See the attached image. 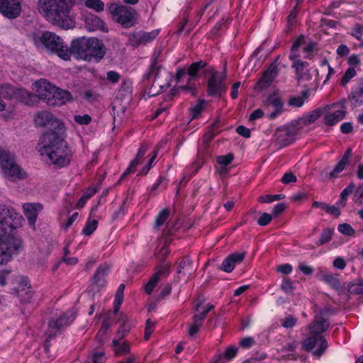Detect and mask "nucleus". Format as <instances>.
<instances>
[{
    "label": "nucleus",
    "mask_w": 363,
    "mask_h": 363,
    "mask_svg": "<svg viewBox=\"0 0 363 363\" xmlns=\"http://www.w3.org/2000/svg\"><path fill=\"white\" fill-rule=\"evenodd\" d=\"M206 73L209 74L207 82V95L220 97L227 89L225 84V69L223 72H218L214 68L209 67L206 69Z\"/></svg>",
    "instance_id": "nucleus-8"
},
{
    "label": "nucleus",
    "mask_w": 363,
    "mask_h": 363,
    "mask_svg": "<svg viewBox=\"0 0 363 363\" xmlns=\"http://www.w3.org/2000/svg\"><path fill=\"white\" fill-rule=\"evenodd\" d=\"M296 177L294 173L287 172L284 174L281 181L283 184H288L291 182H296Z\"/></svg>",
    "instance_id": "nucleus-60"
},
{
    "label": "nucleus",
    "mask_w": 363,
    "mask_h": 363,
    "mask_svg": "<svg viewBox=\"0 0 363 363\" xmlns=\"http://www.w3.org/2000/svg\"><path fill=\"white\" fill-rule=\"evenodd\" d=\"M308 96L309 90H304L301 91V95L291 96L288 101V104L294 108H300L304 104Z\"/></svg>",
    "instance_id": "nucleus-34"
},
{
    "label": "nucleus",
    "mask_w": 363,
    "mask_h": 363,
    "mask_svg": "<svg viewBox=\"0 0 363 363\" xmlns=\"http://www.w3.org/2000/svg\"><path fill=\"white\" fill-rule=\"evenodd\" d=\"M298 269L301 271L305 275H311L314 269L312 267L305 264L303 262L298 264Z\"/></svg>",
    "instance_id": "nucleus-64"
},
{
    "label": "nucleus",
    "mask_w": 363,
    "mask_h": 363,
    "mask_svg": "<svg viewBox=\"0 0 363 363\" xmlns=\"http://www.w3.org/2000/svg\"><path fill=\"white\" fill-rule=\"evenodd\" d=\"M330 327L329 323L323 317L316 318L308 326L309 336L302 341V348L313 356L320 357L328 347L323 333Z\"/></svg>",
    "instance_id": "nucleus-4"
},
{
    "label": "nucleus",
    "mask_w": 363,
    "mask_h": 363,
    "mask_svg": "<svg viewBox=\"0 0 363 363\" xmlns=\"http://www.w3.org/2000/svg\"><path fill=\"white\" fill-rule=\"evenodd\" d=\"M38 97L48 106H60L72 100V96L68 91L56 87L45 79L35 83Z\"/></svg>",
    "instance_id": "nucleus-6"
},
{
    "label": "nucleus",
    "mask_w": 363,
    "mask_h": 363,
    "mask_svg": "<svg viewBox=\"0 0 363 363\" xmlns=\"http://www.w3.org/2000/svg\"><path fill=\"white\" fill-rule=\"evenodd\" d=\"M333 233L334 229L333 228L324 229L320 234L319 240L316 242V245L319 246L328 243L331 240Z\"/></svg>",
    "instance_id": "nucleus-40"
},
{
    "label": "nucleus",
    "mask_w": 363,
    "mask_h": 363,
    "mask_svg": "<svg viewBox=\"0 0 363 363\" xmlns=\"http://www.w3.org/2000/svg\"><path fill=\"white\" fill-rule=\"evenodd\" d=\"M239 345L242 348L248 350L255 345V340L252 337H245L240 340Z\"/></svg>",
    "instance_id": "nucleus-51"
},
{
    "label": "nucleus",
    "mask_w": 363,
    "mask_h": 363,
    "mask_svg": "<svg viewBox=\"0 0 363 363\" xmlns=\"http://www.w3.org/2000/svg\"><path fill=\"white\" fill-rule=\"evenodd\" d=\"M171 265L169 263L160 264L155 268V273L150 277L149 281L145 285V291L150 294L157 286L159 281L167 277L170 273Z\"/></svg>",
    "instance_id": "nucleus-15"
},
{
    "label": "nucleus",
    "mask_w": 363,
    "mask_h": 363,
    "mask_svg": "<svg viewBox=\"0 0 363 363\" xmlns=\"http://www.w3.org/2000/svg\"><path fill=\"white\" fill-rule=\"evenodd\" d=\"M277 272L283 274H289L293 270V267L290 264H281L277 267Z\"/></svg>",
    "instance_id": "nucleus-61"
},
{
    "label": "nucleus",
    "mask_w": 363,
    "mask_h": 363,
    "mask_svg": "<svg viewBox=\"0 0 363 363\" xmlns=\"http://www.w3.org/2000/svg\"><path fill=\"white\" fill-rule=\"evenodd\" d=\"M340 109L336 110L333 113H329L324 117V123L328 125H333L340 121L342 120L346 114L345 103L340 104Z\"/></svg>",
    "instance_id": "nucleus-27"
},
{
    "label": "nucleus",
    "mask_w": 363,
    "mask_h": 363,
    "mask_svg": "<svg viewBox=\"0 0 363 363\" xmlns=\"http://www.w3.org/2000/svg\"><path fill=\"white\" fill-rule=\"evenodd\" d=\"M320 279L321 281L330 285L332 288L335 289H344V284H342L339 279L338 275L335 274H333L330 272H320Z\"/></svg>",
    "instance_id": "nucleus-30"
},
{
    "label": "nucleus",
    "mask_w": 363,
    "mask_h": 363,
    "mask_svg": "<svg viewBox=\"0 0 363 363\" xmlns=\"http://www.w3.org/2000/svg\"><path fill=\"white\" fill-rule=\"evenodd\" d=\"M0 167L5 176L11 181L26 177V174L16 164L13 155L9 152L4 151L0 152Z\"/></svg>",
    "instance_id": "nucleus-9"
},
{
    "label": "nucleus",
    "mask_w": 363,
    "mask_h": 363,
    "mask_svg": "<svg viewBox=\"0 0 363 363\" xmlns=\"http://www.w3.org/2000/svg\"><path fill=\"white\" fill-rule=\"evenodd\" d=\"M77 315V311L74 308L65 311L57 310L48 322V329L57 334L71 325Z\"/></svg>",
    "instance_id": "nucleus-7"
},
{
    "label": "nucleus",
    "mask_w": 363,
    "mask_h": 363,
    "mask_svg": "<svg viewBox=\"0 0 363 363\" xmlns=\"http://www.w3.org/2000/svg\"><path fill=\"white\" fill-rule=\"evenodd\" d=\"M352 155V148H350V147L347 148L346 150V151L344 152L341 159L338 161L337 164L335 166L333 169L328 172L329 179L337 178L339 176V174L344 170L346 165L348 164L349 160L351 157Z\"/></svg>",
    "instance_id": "nucleus-24"
},
{
    "label": "nucleus",
    "mask_w": 363,
    "mask_h": 363,
    "mask_svg": "<svg viewBox=\"0 0 363 363\" xmlns=\"http://www.w3.org/2000/svg\"><path fill=\"white\" fill-rule=\"evenodd\" d=\"M170 252L169 249L166 243L156 252V255L159 259L163 261L164 257L167 256Z\"/></svg>",
    "instance_id": "nucleus-58"
},
{
    "label": "nucleus",
    "mask_w": 363,
    "mask_h": 363,
    "mask_svg": "<svg viewBox=\"0 0 363 363\" xmlns=\"http://www.w3.org/2000/svg\"><path fill=\"white\" fill-rule=\"evenodd\" d=\"M160 51H155L151 60V64L147 72L144 74L143 78L147 80L153 79V83H155L157 77H158L161 65L159 64Z\"/></svg>",
    "instance_id": "nucleus-25"
},
{
    "label": "nucleus",
    "mask_w": 363,
    "mask_h": 363,
    "mask_svg": "<svg viewBox=\"0 0 363 363\" xmlns=\"http://www.w3.org/2000/svg\"><path fill=\"white\" fill-rule=\"evenodd\" d=\"M357 74L354 67H350L347 68L340 80V85L345 86Z\"/></svg>",
    "instance_id": "nucleus-43"
},
{
    "label": "nucleus",
    "mask_w": 363,
    "mask_h": 363,
    "mask_svg": "<svg viewBox=\"0 0 363 363\" xmlns=\"http://www.w3.org/2000/svg\"><path fill=\"white\" fill-rule=\"evenodd\" d=\"M296 137V131L294 128H286L281 130H279L277 133V142L281 146H286L291 143H292Z\"/></svg>",
    "instance_id": "nucleus-26"
},
{
    "label": "nucleus",
    "mask_w": 363,
    "mask_h": 363,
    "mask_svg": "<svg viewBox=\"0 0 363 363\" xmlns=\"http://www.w3.org/2000/svg\"><path fill=\"white\" fill-rule=\"evenodd\" d=\"M87 56L86 61H99L105 55V48L104 44L97 38H89V43L86 51Z\"/></svg>",
    "instance_id": "nucleus-17"
},
{
    "label": "nucleus",
    "mask_w": 363,
    "mask_h": 363,
    "mask_svg": "<svg viewBox=\"0 0 363 363\" xmlns=\"http://www.w3.org/2000/svg\"><path fill=\"white\" fill-rule=\"evenodd\" d=\"M16 284L17 285L14 287V290L17 294L21 293L25 294L26 295H29L35 293L27 277H19L16 279Z\"/></svg>",
    "instance_id": "nucleus-32"
},
{
    "label": "nucleus",
    "mask_w": 363,
    "mask_h": 363,
    "mask_svg": "<svg viewBox=\"0 0 363 363\" xmlns=\"http://www.w3.org/2000/svg\"><path fill=\"white\" fill-rule=\"evenodd\" d=\"M103 21L96 16H90L86 19V26L89 30H95L101 27Z\"/></svg>",
    "instance_id": "nucleus-38"
},
{
    "label": "nucleus",
    "mask_w": 363,
    "mask_h": 363,
    "mask_svg": "<svg viewBox=\"0 0 363 363\" xmlns=\"http://www.w3.org/2000/svg\"><path fill=\"white\" fill-rule=\"evenodd\" d=\"M281 287L285 294L292 293L294 289V282L289 279H285L283 281Z\"/></svg>",
    "instance_id": "nucleus-55"
},
{
    "label": "nucleus",
    "mask_w": 363,
    "mask_h": 363,
    "mask_svg": "<svg viewBox=\"0 0 363 363\" xmlns=\"http://www.w3.org/2000/svg\"><path fill=\"white\" fill-rule=\"evenodd\" d=\"M322 110L320 108H316L309 112L305 117L302 118V121L305 124L312 123L316 121L322 115Z\"/></svg>",
    "instance_id": "nucleus-39"
},
{
    "label": "nucleus",
    "mask_w": 363,
    "mask_h": 363,
    "mask_svg": "<svg viewBox=\"0 0 363 363\" xmlns=\"http://www.w3.org/2000/svg\"><path fill=\"white\" fill-rule=\"evenodd\" d=\"M351 35L357 38L359 41H362L363 44V26L359 24H357L352 28Z\"/></svg>",
    "instance_id": "nucleus-50"
},
{
    "label": "nucleus",
    "mask_w": 363,
    "mask_h": 363,
    "mask_svg": "<svg viewBox=\"0 0 363 363\" xmlns=\"http://www.w3.org/2000/svg\"><path fill=\"white\" fill-rule=\"evenodd\" d=\"M86 6L97 12L102 11L104 9V4L101 0H86Z\"/></svg>",
    "instance_id": "nucleus-45"
},
{
    "label": "nucleus",
    "mask_w": 363,
    "mask_h": 363,
    "mask_svg": "<svg viewBox=\"0 0 363 363\" xmlns=\"http://www.w3.org/2000/svg\"><path fill=\"white\" fill-rule=\"evenodd\" d=\"M263 106L269 120L276 119L284 112V101L277 92L269 95L263 101Z\"/></svg>",
    "instance_id": "nucleus-13"
},
{
    "label": "nucleus",
    "mask_w": 363,
    "mask_h": 363,
    "mask_svg": "<svg viewBox=\"0 0 363 363\" xmlns=\"http://www.w3.org/2000/svg\"><path fill=\"white\" fill-rule=\"evenodd\" d=\"M22 0H0V12L8 18L13 19L21 13Z\"/></svg>",
    "instance_id": "nucleus-16"
},
{
    "label": "nucleus",
    "mask_w": 363,
    "mask_h": 363,
    "mask_svg": "<svg viewBox=\"0 0 363 363\" xmlns=\"http://www.w3.org/2000/svg\"><path fill=\"white\" fill-rule=\"evenodd\" d=\"M193 272V266L191 261L188 257H184L179 264L177 268V279L179 280L182 277L184 279L186 277H189Z\"/></svg>",
    "instance_id": "nucleus-31"
},
{
    "label": "nucleus",
    "mask_w": 363,
    "mask_h": 363,
    "mask_svg": "<svg viewBox=\"0 0 363 363\" xmlns=\"http://www.w3.org/2000/svg\"><path fill=\"white\" fill-rule=\"evenodd\" d=\"M66 131L60 133H44L40 138L38 151L46 156L55 166L62 168L69 164L73 152L66 140Z\"/></svg>",
    "instance_id": "nucleus-2"
},
{
    "label": "nucleus",
    "mask_w": 363,
    "mask_h": 363,
    "mask_svg": "<svg viewBox=\"0 0 363 363\" xmlns=\"http://www.w3.org/2000/svg\"><path fill=\"white\" fill-rule=\"evenodd\" d=\"M179 280L177 277H174L172 284H165L162 286L161 294L160 295H169L170 293L173 292L174 294L180 293V286L177 284Z\"/></svg>",
    "instance_id": "nucleus-36"
},
{
    "label": "nucleus",
    "mask_w": 363,
    "mask_h": 363,
    "mask_svg": "<svg viewBox=\"0 0 363 363\" xmlns=\"http://www.w3.org/2000/svg\"><path fill=\"white\" fill-rule=\"evenodd\" d=\"M165 178L163 177H160L156 183H155L151 188V193L152 194L154 191L157 189L163 190L167 186V183L165 182Z\"/></svg>",
    "instance_id": "nucleus-54"
},
{
    "label": "nucleus",
    "mask_w": 363,
    "mask_h": 363,
    "mask_svg": "<svg viewBox=\"0 0 363 363\" xmlns=\"http://www.w3.org/2000/svg\"><path fill=\"white\" fill-rule=\"evenodd\" d=\"M291 67L295 69L296 78L298 81H309L312 79L311 69L309 68V64L307 62L296 61L292 63Z\"/></svg>",
    "instance_id": "nucleus-21"
},
{
    "label": "nucleus",
    "mask_w": 363,
    "mask_h": 363,
    "mask_svg": "<svg viewBox=\"0 0 363 363\" xmlns=\"http://www.w3.org/2000/svg\"><path fill=\"white\" fill-rule=\"evenodd\" d=\"M296 319L292 315L286 317L281 323V325L285 328H292L296 323Z\"/></svg>",
    "instance_id": "nucleus-56"
},
{
    "label": "nucleus",
    "mask_w": 363,
    "mask_h": 363,
    "mask_svg": "<svg viewBox=\"0 0 363 363\" xmlns=\"http://www.w3.org/2000/svg\"><path fill=\"white\" fill-rule=\"evenodd\" d=\"M45 335L46 339L44 341V346L45 348H48L50 346V341L56 337L57 334L50 329H48Z\"/></svg>",
    "instance_id": "nucleus-63"
},
{
    "label": "nucleus",
    "mask_w": 363,
    "mask_h": 363,
    "mask_svg": "<svg viewBox=\"0 0 363 363\" xmlns=\"http://www.w3.org/2000/svg\"><path fill=\"white\" fill-rule=\"evenodd\" d=\"M337 230L342 234L348 236L354 235L355 233L354 228L348 223L340 224L337 227Z\"/></svg>",
    "instance_id": "nucleus-47"
},
{
    "label": "nucleus",
    "mask_w": 363,
    "mask_h": 363,
    "mask_svg": "<svg viewBox=\"0 0 363 363\" xmlns=\"http://www.w3.org/2000/svg\"><path fill=\"white\" fill-rule=\"evenodd\" d=\"M97 225L98 222L96 220H92L91 221L86 223L82 230V233L85 235H91L96 230Z\"/></svg>",
    "instance_id": "nucleus-49"
},
{
    "label": "nucleus",
    "mask_w": 363,
    "mask_h": 363,
    "mask_svg": "<svg viewBox=\"0 0 363 363\" xmlns=\"http://www.w3.org/2000/svg\"><path fill=\"white\" fill-rule=\"evenodd\" d=\"M209 67L208 64L203 60L192 62L186 71V74L189 76L186 84L182 86L180 89L183 91L194 94L196 90L194 82L199 79L201 71L203 70L206 73V69Z\"/></svg>",
    "instance_id": "nucleus-12"
},
{
    "label": "nucleus",
    "mask_w": 363,
    "mask_h": 363,
    "mask_svg": "<svg viewBox=\"0 0 363 363\" xmlns=\"http://www.w3.org/2000/svg\"><path fill=\"white\" fill-rule=\"evenodd\" d=\"M233 160V155L231 153H229L225 155L218 156L217 157L216 161L219 164L227 166L232 162Z\"/></svg>",
    "instance_id": "nucleus-53"
},
{
    "label": "nucleus",
    "mask_w": 363,
    "mask_h": 363,
    "mask_svg": "<svg viewBox=\"0 0 363 363\" xmlns=\"http://www.w3.org/2000/svg\"><path fill=\"white\" fill-rule=\"evenodd\" d=\"M74 5L73 0H38V9L49 22L63 29L74 26V21L70 16Z\"/></svg>",
    "instance_id": "nucleus-3"
},
{
    "label": "nucleus",
    "mask_w": 363,
    "mask_h": 363,
    "mask_svg": "<svg viewBox=\"0 0 363 363\" xmlns=\"http://www.w3.org/2000/svg\"><path fill=\"white\" fill-rule=\"evenodd\" d=\"M354 189V185L353 184H350L345 189H344L342 190V191L340 194L341 202L346 201L347 196L353 192Z\"/></svg>",
    "instance_id": "nucleus-57"
},
{
    "label": "nucleus",
    "mask_w": 363,
    "mask_h": 363,
    "mask_svg": "<svg viewBox=\"0 0 363 363\" xmlns=\"http://www.w3.org/2000/svg\"><path fill=\"white\" fill-rule=\"evenodd\" d=\"M108 9L113 18L123 27L130 28L133 25L137 14L134 9L113 3L108 6Z\"/></svg>",
    "instance_id": "nucleus-10"
},
{
    "label": "nucleus",
    "mask_w": 363,
    "mask_h": 363,
    "mask_svg": "<svg viewBox=\"0 0 363 363\" xmlns=\"http://www.w3.org/2000/svg\"><path fill=\"white\" fill-rule=\"evenodd\" d=\"M285 198V196L282 194H274V195H262L259 197V201L262 203H272L274 201L282 200Z\"/></svg>",
    "instance_id": "nucleus-44"
},
{
    "label": "nucleus",
    "mask_w": 363,
    "mask_h": 363,
    "mask_svg": "<svg viewBox=\"0 0 363 363\" xmlns=\"http://www.w3.org/2000/svg\"><path fill=\"white\" fill-rule=\"evenodd\" d=\"M112 343L115 347V354L116 356H122L130 353V346L128 342L125 341L120 343L119 340H113Z\"/></svg>",
    "instance_id": "nucleus-35"
},
{
    "label": "nucleus",
    "mask_w": 363,
    "mask_h": 363,
    "mask_svg": "<svg viewBox=\"0 0 363 363\" xmlns=\"http://www.w3.org/2000/svg\"><path fill=\"white\" fill-rule=\"evenodd\" d=\"M89 43V38L80 37L74 39L72 41L69 52L70 55L72 54L76 59L85 60L87 56V49Z\"/></svg>",
    "instance_id": "nucleus-18"
},
{
    "label": "nucleus",
    "mask_w": 363,
    "mask_h": 363,
    "mask_svg": "<svg viewBox=\"0 0 363 363\" xmlns=\"http://www.w3.org/2000/svg\"><path fill=\"white\" fill-rule=\"evenodd\" d=\"M344 289L351 294H363V279H357L350 283H344Z\"/></svg>",
    "instance_id": "nucleus-33"
},
{
    "label": "nucleus",
    "mask_w": 363,
    "mask_h": 363,
    "mask_svg": "<svg viewBox=\"0 0 363 363\" xmlns=\"http://www.w3.org/2000/svg\"><path fill=\"white\" fill-rule=\"evenodd\" d=\"M34 45L38 50H46L55 52L60 58L68 60L70 58L69 48L63 40L50 31H37L29 35Z\"/></svg>",
    "instance_id": "nucleus-5"
},
{
    "label": "nucleus",
    "mask_w": 363,
    "mask_h": 363,
    "mask_svg": "<svg viewBox=\"0 0 363 363\" xmlns=\"http://www.w3.org/2000/svg\"><path fill=\"white\" fill-rule=\"evenodd\" d=\"M352 106H360L363 104V79H357L356 84L352 86L350 94L348 96Z\"/></svg>",
    "instance_id": "nucleus-22"
},
{
    "label": "nucleus",
    "mask_w": 363,
    "mask_h": 363,
    "mask_svg": "<svg viewBox=\"0 0 363 363\" xmlns=\"http://www.w3.org/2000/svg\"><path fill=\"white\" fill-rule=\"evenodd\" d=\"M74 121L76 123L84 125L89 124L92 118L89 114H84V115H75L74 116Z\"/></svg>",
    "instance_id": "nucleus-48"
},
{
    "label": "nucleus",
    "mask_w": 363,
    "mask_h": 363,
    "mask_svg": "<svg viewBox=\"0 0 363 363\" xmlns=\"http://www.w3.org/2000/svg\"><path fill=\"white\" fill-rule=\"evenodd\" d=\"M35 124L39 127L50 126V130L45 133H60L61 130L66 131L65 123L60 120L54 117V116L48 111H42L37 113L34 118Z\"/></svg>",
    "instance_id": "nucleus-11"
},
{
    "label": "nucleus",
    "mask_w": 363,
    "mask_h": 363,
    "mask_svg": "<svg viewBox=\"0 0 363 363\" xmlns=\"http://www.w3.org/2000/svg\"><path fill=\"white\" fill-rule=\"evenodd\" d=\"M272 220V216L267 213H264L261 215L257 220V223L261 226L268 225Z\"/></svg>",
    "instance_id": "nucleus-59"
},
{
    "label": "nucleus",
    "mask_w": 363,
    "mask_h": 363,
    "mask_svg": "<svg viewBox=\"0 0 363 363\" xmlns=\"http://www.w3.org/2000/svg\"><path fill=\"white\" fill-rule=\"evenodd\" d=\"M238 350V347L231 345L226 348V350H225L224 353L222 355L228 361H231L237 356Z\"/></svg>",
    "instance_id": "nucleus-46"
},
{
    "label": "nucleus",
    "mask_w": 363,
    "mask_h": 363,
    "mask_svg": "<svg viewBox=\"0 0 363 363\" xmlns=\"http://www.w3.org/2000/svg\"><path fill=\"white\" fill-rule=\"evenodd\" d=\"M337 311V309L333 306H325L324 308H323L320 311V315L321 316H329L333 314H335Z\"/></svg>",
    "instance_id": "nucleus-62"
},
{
    "label": "nucleus",
    "mask_w": 363,
    "mask_h": 363,
    "mask_svg": "<svg viewBox=\"0 0 363 363\" xmlns=\"http://www.w3.org/2000/svg\"><path fill=\"white\" fill-rule=\"evenodd\" d=\"M0 94L4 98L11 99L18 97L26 105H32L37 101V96L23 89H14L9 84H2L0 86Z\"/></svg>",
    "instance_id": "nucleus-14"
},
{
    "label": "nucleus",
    "mask_w": 363,
    "mask_h": 363,
    "mask_svg": "<svg viewBox=\"0 0 363 363\" xmlns=\"http://www.w3.org/2000/svg\"><path fill=\"white\" fill-rule=\"evenodd\" d=\"M214 308L213 305L208 304V306L200 313L193 315V322L202 326L207 314Z\"/></svg>",
    "instance_id": "nucleus-37"
},
{
    "label": "nucleus",
    "mask_w": 363,
    "mask_h": 363,
    "mask_svg": "<svg viewBox=\"0 0 363 363\" xmlns=\"http://www.w3.org/2000/svg\"><path fill=\"white\" fill-rule=\"evenodd\" d=\"M110 272V267L107 264L100 265L92 277V284L96 288L95 293L99 292L100 289L105 286L106 277Z\"/></svg>",
    "instance_id": "nucleus-19"
},
{
    "label": "nucleus",
    "mask_w": 363,
    "mask_h": 363,
    "mask_svg": "<svg viewBox=\"0 0 363 363\" xmlns=\"http://www.w3.org/2000/svg\"><path fill=\"white\" fill-rule=\"evenodd\" d=\"M23 218L9 205L0 204V265L11 260L21 246L14 232L22 226Z\"/></svg>",
    "instance_id": "nucleus-1"
},
{
    "label": "nucleus",
    "mask_w": 363,
    "mask_h": 363,
    "mask_svg": "<svg viewBox=\"0 0 363 363\" xmlns=\"http://www.w3.org/2000/svg\"><path fill=\"white\" fill-rule=\"evenodd\" d=\"M160 33V30L156 29L150 32L140 31L133 35V38L138 44H147L154 40Z\"/></svg>",
    "instance_id": "nucleus-29"
},
{
    "label": "nucleus",
    "mask_w": 363,
    "mask_h": 363,
    "mask_svg": "<svg viewBox=\"0 0 363 363\" xmlns=\"http://www.w3.org/2000/svg\"><path fill=\"white\" fill-rule=\"evenodd\" d=\"M278 73V67L276 61L272 62L268 69L264 73L258 84L260 86H267L277 77Z\"/></svg>",
    "instance_id": "nucleus-28"
},
{
    "label": "nucleus",
    "mask_w": 363,
    "mask_h": 363,
    "mask_svg": "<svg viewBox=\"0 0 363 363\" xmlns=\"http://www.w3.org/2000/svg\"><path fill=\"white\" fill-rule=\"evenodd\" d=\"M169 216V211L167 208H164L159 212L155 218V228H159L167 220Z\"/></svg>",
    "instance_id": "nucleus-41"
},
{
    "label": "nucleus",
    "mask_w": 363,
    "mask_h": 363,
    "mask_svg": "<svg viewBox=\"0 0 363 363\" xmlns=\"http://www.w3.org/2000/svg\"><path fill=\"white\" fill-rule=\"evenodd\" d=\"M42 209L43 206L40 203H27L23 205L25 216L30 226L35 227L37 217Z\"/></svg>",
    "instance_id": "nucleus-23"
},
{
    "label": "nucleus",
    "mask_w": 363,
    "mask_h": 363,
    "mask_svg": "<svg viewBox=\"0 0 363 363\" xmlns=\"http://www.w3.org/2000/svg\"><path fill=\"white\" fill-rule=\"evenodd\" d=\"M203 101H199L194 106L191 108V118H196L203 110Z\"/></svg>",
    "instance_id": "nucleus-52"
},
{
    "label": "nucleus",
    "mask_w": 363,
    "mask_h": 363,
    "mask_svg": "<svg viewBox=\"0 0 363 363\" xmlns=\"http://www.w3.org/2000/svg\"><path fill=\"white\" fill-rule=\"evenodd\" d=\"M246 252H235L228 255L222 262L219 269L225 272H231L236 264H240L242 262Z\"/></svg>",
    "instance_id": "nucleus-20"
},
{
    "label": "nucleus",
    "mask_w": 363,
    "mask_h": 363,
    "mask_svg": "<svg viewBox=\"0 0 363 363\" xmlns=\"http://www.w3.org/2000/svg\"><path fill=\"white\" fill-rule=\"evenodd\" d=\"M91 361L93 363H105L106 357L102 349H96L92 352Z\"/></svg>",
    "instance_id": "nucleus-42"
}]
</instances>
